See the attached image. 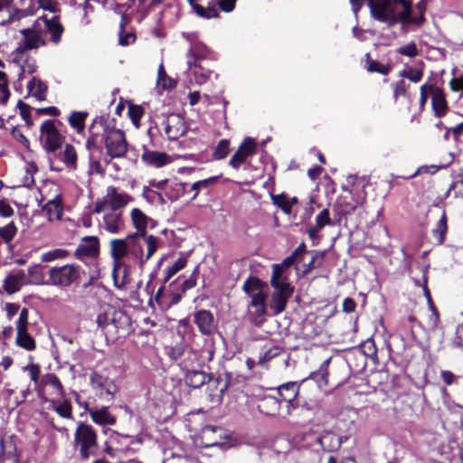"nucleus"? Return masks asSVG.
<instances>
[{
  "label": "nucleus",
  "mask_w": 463,
  "mask_h": 463,
  "mask_svg": "<svg viewBox=\"0 0 463 463\" xmlns=\"http://www.w3.org/2000/svg\"><path fill=\"white\" fill-rule=\"evenodd\" d=\"M43 212L46 214L49 222L60 221L63 213L61 194L58 193L52 199H50L43 207Z\"/></svg>",
  "instance_id": "obj_22"
},
{
  "label": "nucleus",
  "mask_w": 463,
  "mask_h": 463,
  "mask_svg": "<svg viewBox=\"0 0 463 463\" xmlns=\"http://www.w3.org/2000/svg\"><path fill=\"white\" fill-rule=\"evenodd\" d=\"M281 400L271 395L261 398L258 402V410L267 416H276L280 409Z\"/></svg>",
  "instance_id": "obj_26"
},
{
  "label": "nucleus",
  "mask_w": 463,
  "mask_h": 463,
  "mask_svg": "<svg viewBox=\"0 0 463 463\" xmlns=\"http://www.w3.org/2000/svg\"><path fill=\"white\" fill-rule=\"evenodd\" d=\"M10 97L5 72L0 71V103L5 104Z\"/></svg>",
  "instance_id": "obj_52"
},
{
  "label": "nucleus",
  "mask_w": 463,
  "mask_h": 463,
  "mask_svg": "<svg viewBox=\"0 0 463 463\" xmlns=\"http://www.w3.org/2000/svg\"><path fill=\"white\" fill-rule=\"evenodd\" d=\"M143 159L147 164L156 167H162L170 162L169 156L166 154L156 151L145 153Z\"/></svg>",
  "instance_id": "obj_36"
},
{
  "label": "nucleus",
  "mask_w": 463,
  "mask_h": 463,
  "mask_svg": "<svg viewBox=\"0 0 463 463\" xmlns=\"http://www.w3.org/2000/svg\"><path fill=\"white\" fill-rule=\"evenodd\" d=\"M61 160L64 163L66 167L70 170L77 168V152L74 146L71 144H66L60 154Z\"/></svg>",
  "instance_id": "obj_31"
},
{
  "label": "nucleus",
  "mask_w": 463,
  "mask_h": 463,
  "mask_svg": "<svg viewBox=\"0 0 463 463\" xmlns=\"http://www.w3.org/2000/svg\"><path fill=\"white\" fill-rule=\"evenodd\" d=\"M17 229L13 222L0 228V242L8 243L15 236Z\"/></svg>",
  "instance_id": "obj_49"
},
{
  "label": "nucleus",
  "mask_w": 463,
  "mask_h": 463,
  "mask_svg": "<svg viewBox=\"0 0 463 463\" xmlns=\"http://www.w3.org/2000/svg\"><path fill=\"white\" fill-rule=\"evenodd\" d=\"M368 6L371 16L389 27L411 21V4L408 0H368Z\"/></svg>",
  "instance_id": "obj_3"
},
{
  "label": "nucleus",
  "mask_w": 463,
  "mask_h": 463,
  "mask_svg": "<svg viewBox=\"0 0 463 463\" xmlns=\"http://www.w3.org/2000/svg\"><path fill=\"white\" fill-rule=\"evenodd\" d=\"M127 319V317L120 310H117L114 307L109 304H103L99 307L97 315L96 323L99 327L104 329L109 325H114L118 327V321Z\"/></svg>",
  "instance_id": "obj_13"
},
{
  "label": "nucleus",
  "mask_w": 463,
  "mask_h": 463,
  "mask_svg": "<svg viewBox=\"0 0 463 463\" xmlns=\"http://www.w3.org/2000/svg\"><path fill=\"white\" fill-rule=\"evenodd\" d=\"M27 90L29 94L38 100H43L45 99L47 87L42 80L35 77L27 83Z\"/></svg>",
  "instance_id": "obj_35"
},
{
  "label": "nucleus",
  "mask_w": 463,
  "mask_h": 463,
  "mask_svg": "<svg viewBox=\"0 0 463 463\" xmlns=\"http://www.w3.org/2000/svg\"><path fill=\"white\" fill-rule=\"evenodd\" d=\"M242 289L250 298L248 305L249 315L252 317L254 323H260L267 314V286L257 278H250L244 282Z\"/></svg>",
  "instance_id": "obj_4"
},
{
  "label": "nucleus",
  "mask_w": 463,
  "mask_h": 463,
  "mask_svg": "<svg viewBox=\"0 0 463 463\" xmlns=\"http://www.w3.org/2000/svg\"><path fill=\"white\" fill-rule=\"evenodd\" d=\"M218 180V176H212L203 180L197 181L192 184L191 190L194 192L193 199H195L200 191L207 189L210 185L215 184Z\"/></svg>",
  "instance_id": "obj_45"
},
{
  "label": "nucleus",
  "mask_w": 463,
  "mask_h": 463,
  "mask_svg": "<svg viewBox=\"0 0 463 463\" xmlns=\"http://www.w3.org/2000/svg\"><path fill=\"white\" fill-rule=\"evenodd\" d=\"M448 224H447V216L445 213L443 212L439 222L437 229L435 230V233L439 234V242L442 243L445 239V234L447 232Z\"/></svg>",
  "instance_id": "obj_59"
},
{
  "label": "nucleus",
  "mask_w": 463,
  "mask_h": 463,
  "mask_svg": "<svg viewBox=\"0 0 463 463\" xmlns=\"http://www.w3.org/2000/svg\"><path fill=\"white\" fill-rule=\"evenodd\" d=\"M142 234H132L124 239L110 241V255L113 259L112 278L118 288L128 281V268L145 264Z\"/></svg>",
  "instance_id": "obj_2"
},
{
  "label": "nucleus",
  "mask_w": 463,
  "mask_h": 463,
  "mask_svg": "<svg viewBox=\"0 0 463 463\" xmlns=\"http://www.w3.org/2000/svg\"><path fill=\"white\" fill-rule=\"evenodd\" d=\"M130 200V196L126 193L119 192L114 186H109L105 195L95 202L93 213H101L108 210L118 211L127 205Z\"/></svg>",
  "instance_id": "obj_8"
},
{
  "label": "nucleus",
  "mask_w": 463,
  "mask_h": 463,
  "mask_svg": "<svg viewBox=\"0 0 463 463\" xmlns=\"http://www.w3.org/2000/svg\"><path fill=\"white\" fill-rule=\"evenodd\" d=\"M175 283L176 281L172 282L169 285V289L166 292H164L163 287L158 288L155 296V300L162 309H167L181 300L183 294L182 291L175 292V290L173 288L175 286Z\"/></svg>",
  "instance_id": "obj_16"
},
{
  "label": "nucleus",
  "mask_w": 463,
  "mask_h": 463,
  "mask_svg": "<svg viewBox=\"0 0 463 463\" xmlns=\"http://www.w3.org/2000/svg\"><path fill=\"white\" fill-rule=\"evenodd\" d=\"M278 266H272V274L270 278V285L276 292L292 295L293 288L290 286L286 276L279 272Z\"/></svg>",
  "instance_id": "obj_24"
},
{
  "label": "nucleus",
  "mask_w": 463,
  "mask_h": 463,
  "mask_svg": "<svg viewBox=\"0 0 463 463\" xmlns=\"http://www.w3.org/2000/svg\"><path fill=\"white\" fill-rule=\"evenodd\" d=\"M74 445L79 449L80 457L86 460L95 455L99 449L98 434L91 425L80 422L74 433Z\"/></svg>",
  "instance_id": "obj_6"
},
{
  "label": "nucleus",
  "mask_w": 463,
  "mask_h": 463,
  "mask_svg": "<svg viewBox=\"0 0 463 463\" xmlns=\"http://www.w3.org/2000/svg\"><path fill=\"white\" fill-rule=\"evenodd\" d=\"M126 19L125 16H122L120 23V33L118 43L122 46H128L133 43L136 40V35L132 33H124V26H125Z\"/></svg>",
  "instance_id": "obj_53"
},
{
  "label": "nucleus",
  "mask_w": 463,
  "mask_h": 463,
  "mask_svg": "<svg viewBox=\"0 0 463 463\" xmlns=\"http://www.w3.org/2000/svg\"><path fill=\"white\" fill-rule=\"evenodd\" d=\"M255 148L256 144L254 140L250 137H246L230 159V165L235 169L239 168L240 165L245 162L247 157L254 153Z\"/></svg>",
  "instance_id": "obj_19"
},
{
  "label": "nucleus",
  "mask_w": 463,
  "mask_h": 463,
  "mask_svg": "<svg viewBox=\"0 0 463 463\" xmlns=\"http://www.w3.org/2000/svg\"><path fill=\"white\" fill-rule=\"evenodd\" d=\"M106 154L110 159L121 158L128 151V142L125 134L118 128H106L103 135Z\"/></svg>",
  "instance_id": "obj_9"
},
{
  "label": "nucleus",
  "mask_w": 463,
  "mask_h": 463,
  "mask_svg": "<svg viewBox=\"0 0 463 463\" xmlns=\"http://www.w3.org/2000/svg\"><path fill=\"white\" fill-rule=\"evenodd\" d=\"M20 33L23 39L18 43L16 49L12 52L13 61H18L24 60L28 50L38 49L46 44L43 26H39L36 20L31 28L23 29Z\"/></svg>",
  "instance_id": "obj_5"
},
{
  "label": "nucleus",
  "mask_w": 463,
  "mask_h": 463,
  "mask_svg": "<svg viewBox=\"0 0 463 463\" xmlns=\"http://www.w3.org/2000/svg\"><path fill=\"white\" fill-rule=\"evenodd\" d=\"M80 277V268L76 264H66L63 266L52 267L48 270V285L68 288Z\"/></svg>",
  "instance_id": "obj_7"
},
{
  "label": "nucleus",
  "mask_w": 463,
  "mask_h": 463,
  "mask_svg": "<svg viewBox=\"0 0 463 463\" xmlns=\"http://www.w3.org/2000/svg\"><path fill=\"white\" fill-rule=\"evenodd\" d=\"M397 52L402 55L411 58L418 55V48L414 43H410L404 46L400 47Z\"/></svg>",
  "instance_id": "obj_61"
},
{
  "label": "nucleus",
  "mask_w": 463,
  "mask_h": 463,
  "mask_svg": "<svg viewBox=\"0 0 463 463\" xmlns=\"http://www.w3.org/2000/svg\"><path fill=\"white\" fill-rule=\"evenodd\" d=\"M392 90H393V98L395 100L398 99L399 97H406L408 92V85L405 83L403 80H401L397 82H394L392 84Z\"/></svg>",
  "instance_id": "obj_58"
},
{
  "label": "nucleus",
  "mask_w": 463,
  "mask_h": 463,
  "mask_svg": "<svg viewBox=\"0 0 463 463\" xmlns=\"http://www.w3.org/2000/svg\"><path fill=\"white\" fill-rule=\"evenodd\" d=\"M364 195L353 198L351 201H347L345 197H340L335 207L341 214H350L354 212L356 207L363 203Z\"/></svg>",
  "instance_id": "obj_30"
},
{
  "label": "nucleus",
  "mask_w": 463,
  "mask_h": 463,
  "mask_svg": "<svg viewBox=\"0 0 463 463\" xmlns=\"http://www.w3.org/2000/svg\"><path fill=\"white\" fill-rule=\"evenodd\" d=\"M92 383L96 384V390L99 395L107 400H112L118 387L111 378H91Z\"/></svg>",
  "instance_id": "obj_21"
},
{
  "label": "nucleus",
  "mask_w": 463,
  "mask_h": 463,
  "mask_svg": "<svg viewBox=\"0 0 463 463\" xmlns=\"http://www.w3.org/2000/svg\"><path fill=\"white\" fill-rule=\"evenodd\" d=\"M27 284V275L23 269H15L10 272L4 281V288L8 294H14Z\"/></svg>",
  "instance_id": "obj_20"
},
{
  "label": "nucleus",
  "mask_w": 463,
  "mask_h": 463,
  "mask_svg": "<svg viewBox=\"0 0 463 463\" xmlns=\"http://www.w3.org/2000/svg\"><path fill=\"white\" fill-rule=\"evenodd\" d=\"M54 411L62 418L70 419L72 416V406L68 401L59 403Z\"/></svg>",
  "instance_id": "obj_56"
},
{
  "label": "nucleus",
  "mask_w": 463,
  "mask_h": 463,
  "mask_svg": "<svg viewBox=\"0 0 463 463\" xmlns=\"http://www.w3.org/2000/svg\"><path fill=\"white\" fill-rule=\"evenodd\" d=\"M87 115L88 114L86 112H79V111L72 112L69 118V122H70L71 126L73 127L74 128H76L78 131L83 129L84 128V121H85V118H87Z\"/></svg>",
  "instance_id": "obj_51"
},
{
  "label": "nucleus",
  "mask_w": 463,
  "mask_h": 463,
  "mask_svg": "<svg viewBox=\"0 0 463 463\" xmlns=\"http://www.w3.org/2000/svg\"><path fill=\"white\" fill-rule=\"evenodd\" d=\"M123 225L121 213L118 211H110L104 214L102 227L108 232L112 234L118 233L122 230Z\"/></svg>",
  "instance_id": "obj_25"
},
{
  "label": "nucleus",
  "mask_w": 463,
  "mask_h": 463,
  "mask_svg": "<svg viewBox=\"0 0 463 463\" xmlns=\"http://www.w3.org/2000/svg\"><path fill=\"white\" fill-rule=\"evenodd\" d=\"M187 57V76L189 77L190 81L197 85L205 83L210 77L211 71L204 69L198 63L203 56L195 53L194 48L191 47L188 51Z\"/></svg>",
  "instance_id": "obj_10"
},
{
  "label": "nucleus",
  "mask_w": 463,
  "mask_h": 463,
  "mask_svg": "<svg viewBox=\"0 0 463 463\" xmlns=\"http://www.w3.org/2000/svg\"><path fill=\"white\" fill-rule=\"evenodd\" d=\"M271 200L275 205L279 207L287 214L291 213L292 206L298 203L297 197H288L284 194H272Z\"/></svg>",
  "instance_id": "obj_34"
},
{
  "label": "nucleus",
  "mask_w": 463,
  "mask_h": 463,
  "mask_svg": "<svg viewBox=\"0 0 463 463\" xmlns=\"http://www.w3.org/2000/svg\"><path fill=\"white\" fill-rule=\"evenodd\" d=\"M69 250L62 248H56L42 253L40 260L42 262H52L58 260H64L69 257Z\"/></svg>",
  "instance_id": "obj_40"
},
{
  "label": "nucleus",
  "mask_w": 463,
  "mask_h": 463,
  "mask_svg": "<svg viewBox=\"0 0 463 463\" xmlns=\"http://www.w3.org/2000/svg\"><path fill=\"white\" fill-rule=\"evenodd\" d=\"M187 264V260L184 257H179L171 266L165 270V277L164 282H167L174 275L183 269Z\"/></svg>",
  "instance_id": "obj_44"
},
{
  "label": "nucleus",
  "mask_w": 463,
  "mask_h": 463,
  "mask_svg": "<svg viewBox=\"0 0 463 463\" xmlns=\"http://www.w3.org/2000/svg\"><path fill=\"white\" fill-rule=\"evenodd\" d=\"M40 130V140L43 146L49 152L56 151L62 142V137L56 128L53 121H44Z\"/></svg>",
  "instance_id": "obj_12"
},
{
  "label": "nucleus",
  "mask_w": 463,
  "mask_h": 463,
  "mask_svg": "<svg viewBox=\"0 0 463 463\" xmlns=\"http://www.w3.org/2000/svg\"><path fill=\"white\" fill-rule=\"evenodd\" d=\"M193 9L195 14L202 18L210 19L219 16V12L215 7H208L205 9L200 5L193 4Z\"/></svg>",
  "instance_id": "obj_47"
},
{
  "label": "nucleus",
  "mask_w": 463,
  "mask_h": 463,
  "mask_svg": "<svg viewBox=\"0 0 463 463\" xmlns=\"http://www.w3.org/2000/svg\"><path fill=\"white\" fill-rule=\"evenodd\" d=\"M299 386L296 382H289L287 383L281 384L278 388V393L280 397V400L286 402H291L298 393Z\"/></svg>",
  "instance_id": "obj_32"
},
{
  "label": "nucleus",
  "mask_w": 463,
  "mask_h": 463,
  "mask_svg": "<svg viewBox=\"0 0 463 463\" xmlns=\"http://www.w3.org/2000/svg\"><path fill=\"white\" fill-rule=\"evenodd\" d=\"M128 114L134 125L138 128V121L143 115V109L138 106L130 107L128 109Z\"/></svg>",
  "instance_id": "obj_64"
},
{
  "label": "nucleus",
  "mask_w": 463,
  "mask_h": 463,
  "mask_svg": "<svg viewBox=\"0 0 463 463\" xmlns=\"http://www.w3.org/2000/svg\"><path fill=\"white\" fill-rule=\"evenodd\" d=\"M165 133L169 139H177L186 132V124L179 114H170L165 123Z\"/></svg>",
  "instance_id": "obj_14"
},
{
  "label": "nucleus",
  "mask_w": 463,
  "mask_h": 463,
  "mask_svg": "<svg viewBox=\"0 0 463 463\" xmlns=\"http://www.w3.org/2000/svg\"><path fill=\"white\" fill-rule=\"evenodd\" d=\"M90 416L93 422L99 425H114L117 419L109 411L108 407H102L99 410H90Z\"/></svg>",
  "instance_id": "obj_29"
},
{
  "label": "nucleus",
  "mask_w": 463,
  "mask_h": 463,
  "mask_svg": "<svg viewBox=\"0 0 463 463\" xmlns=\"http://www.w3.org/2000/svg\"><path fill=\"white\" fill-rule=\"evenodd\" d=\"M16 326V338L17 345L23 347L27 351H33L35 348V341L28 334V309L23 307L20 311V316L15 322Z\"/></svg>",
  "instance_id": "obj_11"
},
{
  "label": "nucleus",
  "mask_w": 463,
  "mask_h": 463,
  "mask_svg": "<svg viewBox=\"0 0 463 463\" xmlns=\"http://www.w3.org/2000/svg\"><path fill=\"white\" fill-rule=\"evenodd\" d=\"M142 196L147 203L152 204H164L166 203L165 194L153 189L149 185L144 186Z\"/></svg>",
  "instance_id": "obj_38"
},
{
  "label": "nucleus",
  "mask_w": 463,
  "mask_h": 463,
  "mask_svg": "<svg viewBox=\"0 0 463 463\" xmlns=\"http://www.w3.org/2000/svg\"><path fill=\"white\" fill-rule=\"evenodd\" d=\"M131 219L135 228L138 231L135 234H142L143 237L146 234L149 218L138 208H134L131 211Z\"/></svg>",
  "instance_id": "obj_33"
},
{
  "label": "nucleus",
  "mask_w": 463,
  "mask_h": 463,
  "mask_svg": "<svg viewBox=\"0 0 463 463\" xmlns=\"http://www.w3.org/2000/svg\"><path fill=\"white\" fill-rule=\"evenodd\" d=\"M430 95L434 115L438 118L443 117L448 111V104L443 90L435 86V88H430Z\"/></svg>",
  "instance_id": "obj_23"
},
{
  "label": "nucleus",
  "mask_w": 463,
  "mask_h": 463,
  "mask_svg": "<svg viewBox=\"0 0 463 463\" xmlns=\"http://www.w3.org/2000/svg\"><path fill=\"white\" fill-rule=\"evenodd\" d=\"M290 297L291 295L285 293H279L276 291L272 293L269 307L274 311L275 315H278L285 310L288 300Z\"/></svg>",
  "instance_id": "obj_37"
},
{
  "label": "nucleus",
  "mask_w": 463,
  "mask_h": 463,
  "mask_svg": "<svg viewBox=\"0 0 463 463\" xmlns=\"http://www.w3.org/2000/svg\"><path fill=\"white\" fill-rule=\"evenodd\" d=\"M204 379L160 378V382L155 383V388L160 387L165 394L172 396L174 400H181L193 390H199L210 403L219 404L230 384V378H207V381Z\"/></svg>",
  "instance_id": "obj_1"
},
{
  "label": "nucleus",
  "mask_w": 463,
  "mask_h": 463,
  "mask_svg": "<svg viewBox=\"0 0 463 463\" xmlns=\"http://www.w3.org/2000/svg\"><path fill=\"white\" fill-rule=\"evenodd\" d=\"M25 273L27 275V284L40 285L44 283V276L41 266H30Z\"/></svg>",
  "instance_id": "obj_41"
},
{
  "label": "nucleus",
  "mask_w": 463,
  "mask_h": 463,
  "mask_svg": "<svg viewBox=\"0 0 463 463\" xmlns=\"http://www.w3.org/2000/svg\"><path fill=\"white\" fill-rule=\"evenodd\" d=\"M4 310L5 311L6 317L9 320H11L15 315L18 314L20 316V306L15 303H5L4 306Z\"/></svg>",
  "instance_id": "obj_62"
},
{
  "label": "nucleus",
  "mask_w": 463,
  "mask_h": 463,
  "mask_svg": "<svg viewBox=\"0 0 463 463\" xmlns=\"http://www.w3.org/2000/svg\"><path fill=\"white\" fill-rule=\"evenodd\" d=\"M142 243L144 242L146 246V251L144 253L145 263L154 255L159 247L160 239L154 235L144 234L141 237Z\"/></svg>",
  "instance_id": "obj_39"
},
{
  "label": "nucleus",
  "mask_w": 463,
  "mask_h": 463,
  "mask_svg": "<svg viewBox=\"0 0 463 463\" xmlns=\"http://www.w3.org/2000/svg\"><path fill=\"white\" fill-rule=\"evenodd\" d=\"M35 385L39 383V380L42 379L41 384L43 386L38 389V396L44 400H48V395L55 394L61 396L63 392L62 385L60 382V378H31Z\"/></svg>",
  "instance_id": "obj_17"
},
{
  "label": "nucleus",
  "mask_w": 463,
  "mask_h": 463,
  "mask_svg": "<svg viewBox=\"0 0 463 463\" xmlns=\"http://www.w3.org/2000/svg\"><path fill=\"white\" fill-rule=\"evenodd\" d=\"M14 61L19 65L22 74H33L36 71L37 66L35 61L33 59H29L27 53H25V56L24 57L23 61Z\"/></svg>",
  "instance_id": "obj_50"
},
{
  "label": "nucleus",
  "mask_w": 463,
  "mask_h": 463,
  "mask_svg": "<svg viewBox=\"0 0 463 463\" xmlns=\"http://www.w3.org/2000/svg\"><path fill=\"white\" fill-rule=\"evenodd\" d=\"M400 75L412 82H419L423 77L422 68L409 67L401 71Z\"/></svg>",
  "instance_id": "obj_46"
},
{
  "label": "nucleus",
  "mask_w": 463,
  "mask_h": 463,
  "mask_svg": "<svg viewBox=\"0 0 463 463\" xmlns=\"http://www.w3.org/2000/svg\"><path fill=\"white\" fill-rule=\"evenodd\" d=\"M156 83L164 90L173 89L176 86L175 80L167 76L164 65L162 63L158 67Z\"/></svg>",
  "instance_id": "obj_43"
},
{
  "label": "nucleus",
  "mask_w": 463,
  "mask_h": 463,
  "mask_svg": "<svg viewBox=\"0 0 463 463\" xmlns=\"http://www.w3.org/2000/svg\"><path fill=\"white\" fill-rule=\"evenodd\" d=\"M229 146H230L229 140L222 139L218 143V145L213 152L214 157L218 160L225 158L230 151Z\"/></svg>",
  "instance_id": "obj_54"
},
{
  "label": "nucleus",
  "mask_w": 463,
  "mask_h": 463,
  "mask_svg": "<svg viewBox=\"0 0 463 463\" xmlns=\"http://www.w3.org/2000/svg\"><path fill=\"white\" fill-rule=\"evenodd\" d=\"M331 222L329 216V211L327 209L322 210L316 217V227L317 230H321L326 225Z\"/></svg>",
  "instance_id": "obj_60"
},
{
  "label": "nucleus",
  "mask_w": 463,
  "mask_h": 463,
  "mask_svg": "<svg viewBox=\"0 0 463 463\" xmlns=\"http://www.w3.org/2000/svg\"><path fill=\"white\" fill-rule=\"evenodd\" d=\"M366 70L369 72H378L383 75H387L390 71V67L380 63L377 61L370 60L369 54H366Z\"/></svg>",
  "instance_id": "obj_48"
},
{
  "label": "nucleus",
  "mask_w": 463,
  "mask_h": 463,
  "mask_svg": "<svg viewBox=\"0 0 463 463\" xmlns=\"http://www.w3.org/2000/svg\"><path fill=\"white\" fill-rule=\"evenodd\" d=\"M361 349L365 356H368L372 359H374L377 354V349L373 339L365 340L362 345Z\"/></svg>",
  "instance_id": "obj_57"
},
{
  "label": "nucleus",
  "mask_w": 463,
  "mask_h": 463,
  "mask_svg": "<svg viewBox=\"0 0 463 463\" xmlns=\"http://www.w3.org/2000/svg\"><path fill=\"white\" fill-rule=\"evenodd\" d=\"M99 253V241L96 236H85L75 250L78 259L95 258Z\"/></svg>",
  "instance_id": "obj_15"
},
{
  "label": "nucleus",
  "mask_w": 463,
  "mask_h": 463,
  "mask_svg": "<svg viewBox=\"0 0 463 463\" xmlns=\"http://www.w3.org/2000/svg\"><path fill=\"white\" fill-rule=\"evenodd\" d=\"M184 184L183 183L168 184L165 192V200L175 201L184 194Z\"/></svg>",
  "instance_id": "obj_42"
},
{
  "label": "nucleus",
  "mask_w": 463,
  "mask_h": 463,
  "mask_svg": "<svg viewBox=\"0 0 463 463\" xmlns=\"http://www.w3.org/2000/svg\"><path fill=\"white\" fill-rule=\"evenodd\" d=\"M34 11L35 9L33 6H30L24 9L15 8L13 12L10 13L9 17L11 21H18L22 18L33 15Z\"/></svg>",
  "instance_id": "obj_55"
},
{
  "label": "nucleus",
  "mask_w": 463,
  "mask_h": 463,
  "mask_svg": "<svg viewBox=\"0 0 463 463\" xmlns=\"http://www.w3.org/2000/svg\"><path fill=\"white\" fill-rule=\"evenodd\" d=\"M318 443L324 451L334 452L340 449L342 438L333 431H325L318 438Z\"/></svg>",
  "instance_id": "obj_28"
},
{
  "label": "nucleus",
  "mask_w": 463,
  "mask_h": 463,
  "mask_svg": "<svg viewBox=\"0 0 463 463\" xmlns=\"http://www.w3.org/2000/svg\"><path fill=\"white\" fill-rule=\"evenodd\" d=\"M194 321L203 335H210L214 329V319L208 310H200L194 315Z\"/></svg>",
  "instance_id": "obj_27"
},
{
  "label": "nucleus",
  "mask_w": 463,
  "mask_h": 463,
  "mask_svg": "<svg viewBox=\"0 0 463 463\" xmlns=\"http://www.w3.org/2000/svg\"><path fill=\"white\" fill-rule=\"evenodd\" d=\"M39 26H43V33H48L51 35V41L57 44L61 42L63 33V26L59 23L56 17L47 19L44 16H40L36 19Z\"/></svg>",
  "instance_id": "obj_18"
},
{
  "label": "nucleus",
  "mask_w": 463,
  "mask_h": 463,
  "mask_svg": "<svg viewBox=\"0 0 463 463\" xmlns=\"http://www.w3.org/2000/svg\"><path fill=\"white\" fill-rule=\"evenodd\" d=\"M430 88H435L434 84L424 83L420 86V107L423 109L428 100V94H430Z\"/></svg>",
  "instance_id": "obj_63"
}]
</instances>
